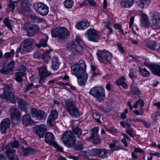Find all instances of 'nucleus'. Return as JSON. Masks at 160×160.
Listing matches in <instances>:
<instances>
[{"label": "nucleus", "instance_id": "obj_1", "mask_svg": "<svg viewBox=\"0 0 160 160\" xmlns=\"http://www.w3.org/2000/svg\"><path fill=\"white\" fill-rule=\"evenodd\" d=\"M73 67L71 68L72 72L77 78L78 85L84 86L88 77L86 71V65L85 62L83 60H80L77 63L74 64Z\"/></svg>", "mask_w": 160, "mask_h": 160}, {"label": "nucleus", "instance_id": "obj_2", "mask_svg": "<svg viewBox=\"0 0 160 160\" xmlns=\"http://www.w3.org/2000/svg\"><path fill=\"white\" fill-rule=\"evenodd\" d=\"M65 102L66 110L72 117L76 118L79 116L78 109L76 107L74 100H66Z\"/></svg>", "mask_w": 160, "mask_h": 160}, {"label": "nucleus", "instance_id": "obj_3", "mask_svg": "<svg viewBox=\"0 0 160 160\" xmlns=\"http://www.w3.org/2000/svg\"><path fill=\"white\" fill-rule=\"evenodd\" d=\"M61 138L63 143L68 148H71L75 145L76 138L71 131H67L63 134Z\"/></svg>", "mask_w": 160, "mask_h": 160}, {"label": "nucleus", "instance_id": "obj_4", "mask_svg": "<svg viewBox=\"0 0 160 160\" xmlns=\"http://www.w3.org/2000/svg\"><path fill=\"white\" fill-rule=\"evenodd\" d=\"M96 55L99 61L103 63H110L112 60V54L106 50H98Z\"/></svg>", "mask_w": 160, "mask_h": 160}, {"label": "nucleus", "instance_id": "obj_5", "mask_svg": "<svg viewBox=\"0 0 160 160\" xmlns=\"http://www.w3.org/2000/svg\"><path fill=\"white\" fill-rule=\"evenodd\" d=\"M89 93L96 98L99 102L102 100L105 95L104 89L102 87H95L90 89Z\"/></svg>", "mask_w": 160, "mask_h": 160}, {"label": "nucleus", "instance_id": "obj_6", "mask_svg": "<svg viewBox=\"0 0 160 160\" xmlns=\"http://www.w3.org/2000/svg\"><path fill=\"white\" fill-rule=\"evenodd\" d=\"M23 28L26 30V35L29 37H32L35 35L39 30L38 26L36 24H32L25 22L23 25Z\"/></svg>", "mask_w": 160, "mask_h": 160}, {"label": "nucleus", "instance_id": "obj_7", "mask_svg": "<svg viewBox=\"0 0 160 160\" xmlns=\"http://www.w3.org/2000/svg\"><path fill=\"white\" fill-rule=\"evenodd\" d=\"M33 6L36 11L40 15L45 16L48 12V8L44 3L36 2L33 3Z\"/></svg>", "mask_w": 160, "mask_h": 160}, {"label": "nucleus", "instance_id": "obj_8", "mask_svg": "<svg viewBox=\"0 0 160 160\" xmlns=\"http://www.w3.org/2000/svg\"><path fill=\"white\" fill-rule=\"evenodd\" d=\"M85 35L88 40L94 42H98L100 39L99 32L94 29L88 30Z\"/></svg>", "mask_w": 160, "mask_h": 160}, {"label": "nucleus", "instance_id": "obj_9", "mask_svg": "<svg viewBox=\"0 0 160 160\" xmlns=\"http://www.w3.org/2000/svg\"><path fill=\"white\" fill-rule=\"evenodd\" d=\"M54 135L52 133L48 132L45 134V141L47 143L52 144L57 150H63V147L58 144L54 141Z\"/></svg>", "mask_w": 160, "mask_h": 160}, {"label": "nucleus", "instance_id": "obj_10", "mask_svg": "<svg viewBox=\"0 0 160 160\" xmlns=\"http://www.w3.org/2000/svg\"><path fill=\"white\" fill-rule=\"evenodd\" d=\"M35 40L32 38H27L22 42L20 46H22V49L26 52L31 51L33 46L35 44Z\"/></svg>", "mask_w": 160, "mask_h": 160}, {"label": "nucleus", "instance_id": "obj_11", "mask_svg": "<svg viewBox=\"0 0 160 160\" xmlns=\"http://www.w3.org/2000/svg\"><path fill=\"white\" fill-rule=\"evenodd\" d=\"M67 49L72 52L76 55L82 54L83 52L82 47L81 45H77L73 42H69L67 45Z\"/></svg>", "mask_w": 160, "mask_h": 160}, {"label": "nucleus", "instance_id": "obj_12", "mask_svg": "<svg viewBox=\"0 0 160 160\" xmlns=\"http://www.w3.org/2000/svg\"><path fill=\"white\" fill-rule=\"evenodd\" d=\"M3 93L0 95L1 98L10 101L13 97L12 89L8 85H6L3 88Z\"/></svg>", "mask_w": 160, "mask_h": 160}, {"label": "nucleus", "instance_id": "obj_13", "mask_svg": "<svg viewBox=\"0 0 160 160\" xmlns=\"http://www.w3.org/2000/svg\"><path fill=\"white\" fill-rule=\"evenodd\" d=\"M15 151H6L4 154H0V160H19Z\"/></svg>", "mask_w": 160, "mask_h": 160}, {"label": "nucleus", "instance_id": "obj_14", "mask_svg": "<svg viewBox=\"0 0 160 160\" xmlns=\"http://www.w3.org/2000/svg\"><path fill=\"white\" fill-rule=\"evenodd\" d=\"M98 127H95L93 128L91 131V136L88 138L89 140H92L93 143L95 144L99 143L101 139L98 133Z\"/></svg>", "mask_w": 160, "mask_h": 160}, {"label": "nucleus", "instance_id": "obj_15", "mask_svg": "<svg viewBox=\"0 0 160 160\" xmlns=\"http://www.w3.org/2000/svg\"><path fill=\"white\" fill-rule=\"evenodd\" d=\"M143 64L145 66L150 69L152 73L160 77V65L146 62H144Z\"/></svg>", "mask_w": 160, "mask_h": 160}, {"label": "nucleus", "instance_id": "obj_16", "mask_svg": "<svg viewBox=\"0 0 160 160\" xmlns=\"http://www.w3.org/2000/svg\"><path fill=\"white\" fill-rule=\"evenodd\" d=\"M47 130V127L43 124L35 126L33 129L34 132L37 134L40 138L43 137L44 134Z\"/></svg>", "mask_w": 160, "mask_h": 160}, {"label": "nucleus", "instance_id": "obj_17", "mask_svg": "<svg viewBox=\"0 0 160 160\" xmlns=\"http://www.w3.org/2000/svg\"><path fill=\"white\" fill-rule=\"evenodd\" d=\"M11 116L12 121L14 124H18L20 121L21 114L19 111L16 108H12L11 110Z\"/></svg>", "mask_w": 160, "mask_h": 160}, {"label": "nucleus", "instance_id": "obj_18", "mask_svg": "<svg viewBox=\"0 0 160 160\" xmlns=\"http://www.w3.org/2000/svg\"><path fill=\"white\" fill-rule=\"evenodd\" d=\"M30 9L28 0H22L20 2V7L19 9V13L22 14L25 12H29Z\"/></svg>", "mask_w": 160, "mask_h": 160}, {"label": "nucleus", "instance_id": "obj_19", "mask_svg": "<svg viewBox=\"0 0 160 160\" xmlns=\"http://www.w3.org/2000/svg\"><path fill=\"white\" fill-rule=\"evenodd\" d=\"M14 62L12 61L6 67L3 66L2 68L0 70V72L4 74H7L12 72V68L14 67Z\"/></svg>", "mask_w": 160, "mask_h": 160}, {"label": "nucleus", "instance_id": "obj_20", "mask_svg": "<svg viewBox=\"0 0 160 160\" xmlns=\"http://www.w3.org/2000/svg\"><path fill=\"white\" fill-rule=\"evenodd\" d=\"M10 125V121L8 118L4 119L0 124V131L1 133H5L7 129L9 128Z\"/></svg>", "mask_w": 160, "mask_h": 160}, {"label": "nucleus", "instance_id": "obj_21", "mask_svg": "<svg viewBox=\"0 0 160 160\" xmlns=\"http://www.w3.org/2000/svg\"><path fill=\"white\" fill-rule=\"evenodd\" d=\"M58 115V113L57 110H52L50 114L49 115L47 120V123L48 127H52V122L57 118Z\"/></svg>", "mask_w": 160, "mask_h": 160}, {"label": "nucleus", "instance_id": "obj_22", "mask_svg": "<svg viewBox=\"0 0 160 160\" xmlns=\"http://www.w3.org/2000/svg\"><path fill=\"white\" fill-rule=\"evenodd\" d=\"M61 27H57L52 29L51 30V33L52 37L53 38H58L59 42L60 41V37L61 36Z\"/></svg>", "mask_w": 160, "mask_h": 160}, {"label": "nucleus", "instance_id": "obj_23", "mask_svg": "<svg viewBox=\"0 0 160 160\" xmlns=\"http://www.w3.org/2000/svg\"><path fill=\"white\" fill-rule=\"evenodd\" d=\"M151 3V0H139L136 2L137 5L142 9L146 8Z\"/></svg>", "mask_w": 160, "mask_h": 160}, {"label": "nucleus", "instance_id": "obj_24", "mask_svg": "<svg viewBox=\"0 0 160 160\" xmlns=\"http://www.w3.org/2000/svg\"><path fill=\"white\" fill-rule=\"evenodd\" d=\"M18 106L19 109L22 111H26L28 108L29 105L22 99L19 98L18 99Z\"/></svg>", "mask_w": 160, "mask_h": 160}, {"label": "nucleus", "instance_id": "obj_25", "mask_svg": "<svg viewBox=\"0 0 160 160\" xmlns=\"http://www.w3.org/2000/svg\"><path fill=\"white\" fill-rule=\"evenodd\" d=\"M70 35V31L66 28L61 27V36L60 41L61 42L65 38H68Z\"/></svg>", "mask_w": 160, "mask_h": 160}, {"label": "nucleus", "instance_id": "obj_26", "mask_svg": "<svg viewBox=\"0 0 160 160\" xmlns=\"http://www.w3.org/2000/svg\"><path fill=\"white\" fill-rule=\"evenodd\" d=\"M89 26V23L88 21L83 20L80 22L77 23L76 27L78 29L84 30L86 29Z\"/></svg>", "mask_w": 160, "mask_h": 160}, {"label": "nucleus", "instance_id": "obj_27", "mask_svg": "<svg viewBox=\"0 0 160 160\" xmlns=\"http://www.w3.org/2000/svg\"><path fill=\"white\" fill-rule=\"evenodd\" d=\"M131 92L132 95L138 96L140 94V91H139L137 87V85L136 83L134 81L132 82L131 87Z\"/></svg>", "mask_w": 160, "mask_h": 160}, {"label": "nucleus", "instance_id": "obj_28", "mask_svg": "<svg viewBox=\"0 0 160 160\" xmlns=\"http://www.w3.org/2000/svg\"><path fill=\"white\" fill-rule=\"evenodd\" d=\"M141 26L143 27H149L150 24L148 19V16L146 14L143 13L141 15Z\"/></svg>", "mask_w": 160, "mask_h": 160}, {"label": "nucleus", "instance_id": "obj_29", "mask_svg": "<svg viewBox=\"0 0 160 160\" xmlns=\"http://www.w3.org/2000/svg\"><path fill=\"white\" fill-rule=\"evenodd\" d=\"M60 65L59 61L58 58L54 56L52 59V67L54 70H57L58 68Z\"/></svg>", "mask_w": 160, "mask_h": 160}, {"label": "nucleus", "instance_id": "obj_30", "mask_svg": "<svg viewBox=\"0 0 160 160\" xmlns=\"http://www.w3.org/2000/svg\"><path fill=\"white\" fill-rule=\"evenodd\" d=\"M125 78L123 76L115 82L116 84L118 86H121L124 88H127L128 86L125 82Z\"/></svg>", "mask_w": 160, "mask_h": 160}, {"label": "nucleus", "instance_id": "obj_31", "mask_svg": "<svg viewBox=\"0 0 160 160\" xmlns=\"http://www.w3.org/2000/svg\"><path fill=\"white\" fill-rule=\"evenodd\" d=\"M94 155H98L100 158H103L108 157V151H91Z\"/></svg>", "mask_w": 160, "mask_h": 160}, {"label": "nucleus", "instance_id": "obj_32", "mask_svg": "<svg viewBox=\"0 0 160 160\" xmlns=\"http://www.w3.org/2000/svg\"><path fill=\"white\" fill-rule=\"evenodd\" d=\"M38 70L39 75L40 76L47 77L51 75V73L47 70L46 66L40 68Z\"/></svg>", "mask_w": 160, "mask_h": 160}, {"label": "nucleus", "instance_id": "obj_33", "mask_svg": "<svg viewBox=\"0 0 160 160\" xmlns=\"http://www.w3.org/2000/svg\"><path fill=\"white\" fill-rule=\"evenodd\" d=\"M158 44L155 41L149 42L146 44V46L151 50L154 51H158Z\"/></svg>", "mask_w": 160, "mask_h": 160}, {"label": "nucleus", "instance_id": "obj_34", "mask_svg": "<svg viewBox=\"0 0 160 160\" xmlns=\"http://www.w3.org/2000/svg\"><path fill=\"white\" fill-rule=\"evenodd\" d=\"M134 0H122L121 2L122 6L124 8H129L133 4Z\"/></svg>", "mask_w": 160, "mask_h": 160}, {"label": "nucleus", "instance_id": "obj_35", "mask_svg": "<svg viewBox=\"0 0 160 160\" xmlns=\"http://www.w3.org/2000/svg\"><path fill=\"white\" fill-rule=\"evenodd\" d=\"M48 36H45V38L42 39L40 41L39 44L35 43V45L38 48H39L41 47H46L48 44L47 42L48 40Z\"/></svg>", "mask_w": 160, "mask_h": 160}, {"label": "nucleus", "instance_id": "obj_36", "mask_svg": "<svg viewBox=\"0 0 160 160\" xmlns=\"http://www.w3.org/2000/svg\"><path fill=\"white\" fill-rule=\"evenodd\" d=\"M138 72L142 76L148 77L150 76V72L146 68H138Z\"/></svg>", "mask_w": 160, "mask_h": 160}, {"label": "nucleus", "instance_id": "obj_37", "mask_svg": "<svg viewBox=\"0 0 160 160\" xmlns=\"http://www.w3.org/2000/svg\"><path fill=\"white\" fill-rule=\"evenodd\" d=\"M22 121L24 124L27 126L32 123V121L30 116L29 115H25L22 118Z\"/></svg>", "mask_w": 160, "mask_h": 160}, {"label": "nucleus", "instance_id": "obj_38", "mask_svg": "<svg viewBox=\"0 0 160 160\" xmlns=\"http://www.w3.org/2000/svg\"><path fill=\"white\" fill-rule=\"evenodd\" d=\"M15 80L19 82H21L23 81L22 77L25 75V73L22 72H17L15 74Z\"/></svg>", "mask_w": 160, "mask_h": 160}, {"label": "nucleus", "instance_id": "obj_39", "mask_svg": "<svg viewBox=\"0 0 160 160\" xmlns=\"http://www.w3.org/2000/svg\"><path fill=\"white\" fill-rule=\"evenodd\" d=\"M151 27L152 29H158L160 28V20H153L152 21Z\"/></svg>", "mask_w": 160, "mask_h": 160}, {"label": "nucleus", "instance_id": "obj_40", "mask_svg": "<svg viewBox=\"0 0 160 160\" xmlns=\"http://www.w3.org/2000/svg\"><path fill=\"white\" fill-rule=\"evenodd\" d=\"M46 117V116L45 112L40 110L38 111L36 118L39 120H41L43 119H45Z\"/></svg>", "mask_w": 160, "mask_h": 160}, {"label": "nucleus", "instance_id": "obj_41", "mask_svg": "<svg viewBox=\"0 0 160 160\" xmlns=\"http://www.w3.org/2000/svg\"><path fill=\"white\" fill-rule=\"evenodd\" d=\"M3 22L5 25L8 28L11 30H12V21L8 19L7 18H5L3 20Z\"/></svg>", "mask_w": 160, "mask_h": 160}, {"label": "nucleus", "instance_id": "obj_42", "mask_svg": "<svg viewBox=\"0 0 160 160\" xmlns=\"http://www.w3.org/2000/svg\"><path fill=\"white\" fill-rule=\"evenodd\" d=\"M19 140L24 145L21 146V147L22 150H33V149L31 148L30 147L27 148V143L26 141L23 139L20 138H19Z\"/></svg>", "mask_w": 160, "mask_h": 160}, {"label": "nucleus", "instance_id": "obj_43", "mask_svg": "<svg viewBox=\"0 0 160 160\" xmlns=\"http://www.w3.org/2000/svg\"><path fill=\"white\" fill-rule=\"evenodd\" d=\"M74 2L72 0H66L63 2V4L66 8H71L73 6Z\"/></svg>", "mask_w": 160, "mask_h": 160}, {"label": "nucleus", "instance_id": "obj_44", "mask_svg": "<svg viewBox=\"0 0 160 160\" xmlns=\"http://www.w3.org/2000/svg\"><path fill=\"white\" fill-rule=\"evenodd\" d=\"M50 51H48L45 52L42 54V58L46 62H48L50 59V56L49 54Z\"/></svg>", "mask_w": 160, "mask_h": 160}, {"label": "nucleus", "instance_id": "obj_45", "mask_svg": "<svg viewBox=\"0 0 160 160\" xmlns=\"http://www.w3.org/2000/svg\"><path fill=\"white\" fill-rule=\"evenodd\" d=\"M152 18V21L156 20L160 21V15L157 12H152L150 13Z\"/></svg>", "mask_w": 160, "mask_h": 160}, {"label": "nucleus", "instance_id": "obj_46", "mask_svg": "<svg viewBox=\"0 0 160 160\" xmlns=\"http://www.w3.org/2000/svg\"><path fill=\"white\" fill-rule=\"evenodd\" d=\"M117 141L116 140L113 141L112 143L109 144V147L111 148H113V150H118L119 149H122V148L121 147L118 146L116 145V143L117 142Z\"/></svg>", "mask_w": 160, "mask_h": 160}, {"label": "nucleus", "instance_id": "obj_47", "mask_svg": "<svg viewBox=\"0 0 160 160\" xmlns=\"http://www.w3.org/2000/svg\"><path fill=\"white\" fill-rule=\"evenodd\" d=\"M73 131L74 132L78 138H79L82 134V132L81 130L78 127H73L72 129Z\"/></svg>", "mask_w": 160, "mask_h": 160}, {"label": "nucleus", "instance_id": "obj_48", "mask_svg": "<svg viewBox=\"0 0 160 160\" xmlns=\"http://www.w3.org/2000/svg\"><path fill=\"white\" fill-rule=\"evenodd\" d=\"M144 101L142 99H140L137 101L133 105V107L135 108H137L138 106L142 107L144 105Z\"/></svg>", "mask_w": 160, "mask_h": 160}, {"label": "nucleus", "instance_id": "obj_49", "mask_svg": "<svg viewBox=\"0 0 160 160\" xmlns=\"http://www.w3.org/2000/svg\"><path fill=\"white\" fill-rule=\"evenodd\" d=\"M14 50L12 49L10 52L5 53L4 55V57L6 58H12L14 56Z\"/></svg>", "mask_w": 160, "mask_h": 160}, {"label": "nucleus", "instance_id": "obj_50", "mask_svg": "<svg viewBox=\"0 0 160 160\" xmlns=\"http://www.w3.org/2000/svg\"><path fill=\"white\" fill-rule=\"evenodd\" d=\"M92 117L93 118L97 120V122L98 123H101V122L100 120L101 118L100 114L97 112H95L93 113Z\"/></svg>", "mask_w": 160, "mask_h": 160}, {"label": "nucleus", "instance_id": "obj_51", "mask_svg": "<svg viewBox=\"0 0 160 160\" xmlns=\"http://www.w3.org/2000/svg\"><path fill=\"white\" fill-rule=\"evenodd\" d=\"M109 24L110 23L109 22L107 23V22H103V25L105 29H107L108 31L110 33H113L112 29L109 26Z\"/></svg>", "mask_w": 160, "mask_h": 160}, {"label": "nucleus", "instance_id": "obj_52", "mask_svg": "<svg viewBox=\"0 0 160 160\" xmlns=\"http://www.w3.org/2000/svg\"><path fill=\"white\" fill-rule=\"evenodd\" d=\"M38 111H38L37 109L35 108H32L31 109V111L30 112L32 117V118H36L38 112Z\"/></svg>", "mask_w": 160, "mask_h": 160}, {"label": "nucleus", "instance_id": "obj_53", "mask_svg": "<svg viewBox=\"0 0 160 160\" xmlns=\"http://www.w3.org/2000/svg\"><path fill=\"white\" fill-rule=\"evenodd\" d=\"M20 142L19 141L15 140L10 143L9 146H11L12 148H18L19 146H20Z\"/></svg>", "mask_w": 160, "mask_h": 160}, {"label": "nucleus", "instance_id": "obj_54", "mask_svg": "<svg viewBox=\"0 0 160 160\" xmlns=\"http://www.w3.org/2000/svg\"><path fill=\"white\" fill-rule=\"evenodd\" d=\"M116 45L118 47L119 52L121 53H124L125 51L122 44L119 42H117Z\"/></svg>", "mask_w": 160, "mask_h": 160}, {"label": "nucleus", "instance_id": "obj_55", "mask_svg": "<svg viewBox=\"0 0 160 160\" xmlns=\"http://www.w3.org/2000/svg\"><path fill=\"white\" fill-rule=\"evenodd\" d=\"M19 52H20L21 53H24L26 52L22 49V46H20L17 49V51H16L15 54V56L16 57H18V54Z\"/></svg>", "mask_w": 160, "mask_h": 160}, {"label": "nucleus", "instance_id": "obj_56", "mask_svg": "<svg viewBox=\"0 0 160 160\" xmlns=\"http://www.w3.org/2000/svg\"><path fill=\"white\" fill-rule=\"evenodd\" d=\"M76 150H82L83 148V146L81 142H78L75 145Z\"/></svg>", "mask_w": 160, "mask_h": 160}, {"label": "nucleus", "instance_id": "obj_57", "mask_svg": "<svg viewBox=\"0 0 160 160\" xmlns=\"http://www.w3.org/2000/svg\"><path fill=\"white\" fill-rule=\"evenodd\" d=\"M114 28L116 29H118L123 34V32L122 28V25L119 23H116L113 25Z\"/></svg>", "mask_w": 160, "mask_h": 160}, {"label": "nucleus", "instance_id": "obj_58", "mask_svg": "<svg viewBox=\"0 0 160 160\" xmlns=\"http://www.w3.org/2000/svg\"><path fill=\"white\" fill-rule=\"evenodd\" d=\"M37 151H23V152L24 156H26L28 155L35 154Z\"/></svg>", "mask_w": 160, "mask_h": 160}, {"label": "nucleus", "instance_id": "obj_59", "mask_svg": "<svg viewBox=\"0 0 160 160\" xmlns=\"http://www.w3.org/2000/svg\"><path fill=\"white\" fill-rule=\"evenodd\" d=\"M31 19L33 21L37 22H41L42 20V19L37 17L35 15L32 16Z\"/></svg>", "mask_w": 160, "mask_h": 160}, {"label": "nucleus", "instance_id": "obj_60", "mask_svg": "<svg viewBox=\"0 0 160 160\" xmlns=\"http://www.w3.org/2000/svg\"><path fill=\"white\" fill-rule=\"evenodd\" d=\"M98 109L99 111L104 112H108L109 111V109L108 108V107H98Z\"/></svg>", "mask_w": 160, "mask_h": 160}, {"label": "nucleus", "instance_id": "obj_61", "mask_svg": "<svg viewBox=\"0 0 160 160\" xmlns=\"http://www.w3.org/2000/svg\"><path fill=\"white\" fill-rule=\"evenodd\" d=\"M129 76L132 79H133L135 78L136 77V76L133 72V70L132 69H129Z\"/></svg>", "mask_w": 160, "mask_h": 160}, {"label": "nucleus", "instance_id": "obj_62", "mask_svg": "<svg viewBox=\"0 0 160 160\" xmlns=\"http://www.w3.org/2000/svg\"><path fill=\"white\" fill-rule=\"evenodd\" d=\"M73 42L75 43L77 45H81V43L82 42V41L80 37L77 36L76 37L75 42Z\"/></svg>", "mask_w": 160, "mask_h": 160}, {"label": "nucleus", "instance_id": "obj_63", "mask_svg": "<svg viewBox=\"0 0 160 160\" xmlns=\"http://www.w3.org/2000/svg\"><path fill=\"white\" fill-rule=\"evenodd\" d=\"M33 86V84L32 82L31 83L26 86L24 92H26L31 90L32 89V86Z\"/></svg>", "mask_w": 160, "mask_h": 160}, {"label": "nucleus", "instance_id": "obj_64", "mask_svg": "<svg viewBox=\"0 0 160 160\" xmlns=\"http://www.w3.org/2000/svg\"><path fill=\"white\" fill-rule=\"evenodd\" d=\"M33 57L35 58L39 59L41 58L42 56L39 52L38 51H36L33 53Z\"/></svg>", "mask_w": 160, "mask_h": 160}]
</instances>
